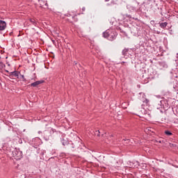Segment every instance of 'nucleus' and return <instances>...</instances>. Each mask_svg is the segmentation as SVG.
<instances>
[{
	"instance_id": "f257e3e1",
	"label": "nucleus",
	"mask_w": 178,
	"mask_h": 178,
	"mask_svg": "<svg viewBox=\"0 0 178 178\" xmlns=\"http://www.w3.org/2000/svg\"><path fill=\"white\" fill-rule=\"evenodd\" d=\"M103 37H104V38H107L109 41H113V40L116 38V33L111 32L110 30H107L103 33Z\"/></svg>"
},
{
	"instance_id": "f03ea898",
	"label": "nucleus",
	"mask_w": 178,
	"mask_h": 178,
	"mask_svg": "<svg viewBox=\"0 0 178 178\" xmlns=\"http://www.w3.org/2000/svg\"><path fill=\"white\" fill-rule=\"evenodd\" d=\"M12 156L15 158V159L19 161L23 158V152L20 151V149L15 148L12 152Z\"/></svg>"
},
{
	"instance_id": "7ed1b4c3",
	"label": "nucleus",
	"mask_w": 178,
	"mask_h": 178,
	"mask_svg": "<svg viewBox=\"0 0 178 178\" xmlns=\"http://www.w3.org/2000/svg\"><path fill=\"white\" fill-rule=\"evenodd\" d=\"M54 133H55V129H52V128H49L47 131H44V136H46L44 137L46 140H49V137H51V134H54Z\"/></svg>"
},
{
	"instance_id": "20e7f679",
	"label": "nucleus",
	"mask_w": 178,
	"mask_h": 178,
	"mask_svg": "<svg viewBox=\"0 0 178 178\" xmlns=\"http://www.w3.org/2000/svg\"><path fill=\"white\" fill-rule=\"evenodd\" d=\"M139 94H140V97H142V98H140V99L143 104H148V102H149L148 99L145 98V94H144L143 92H140Z\"/></svg>"
},
{
	"instance_id": "39448f33",
	"label": "nucleus",
	"mask_w": 178,
	"mask_h": 178,
	"mask_svg": "<svg viewBox=\"0 0 178 178\" xmlns=\"http://www.w3.org/2000/svg\"><path fill=\"white\" fill-rule=\"evenodd\" d=\"M6 29V22L5 21H0V31H3Z\"/></svg>"
},
{
	"instance_id": "423d86ee",
	"label": "nucleus",
	"mask_w": 178,
	"mask_h": 178,
	"mask_svg": "<svg viewBox=\"0 0 178 178\" xmlns=\"http://www.w3.org/2000/svg\"><path fill=\"white\" fill-rule=\"evenodd\" d=\"M163 104H165V100L162 99L161 100L159 101V103L157 106V109H159L161 112H162V108H163Z\"/></svg>"
},
{
	"instance_id": "0eeeda50",
	"label": "nucleus",
	"mask_w": 178,
	"mask_h": 178,
	"mask_svg": "<svg viewBox=\"0 0 178 178\" xmlns=\"http://www.w3.org/2000/svg\"><path fill=\"white\" fill-rule=\"evenodd\" d=\"M42 83H44V81H37L31 83V87H38V86H40V84H42Z\"/></svg>"
},
{
	"instance_id": "6e6552de",
	"label": "nucleus",
	"mask_w": 178,
	"mask_h": 178,
	"mask_svg": "<svg viewBox=\"0 0 178 178\" xmlns=\"http://www.w3.org/2000/svg\"><path fill=\"white\" fill-rule=\"evenodd\" d=\"M33 143H35V147H38V145H41V139H40L39 138H36L33 140Z\"/></svg>"
},
{
	"instance_id": "1a4fd4ad",
	"label": "nucleus",
	"mask_w": 178,
	"mask_h": 178,
	"mask_svg": "<svg viewBox=\"0 0 178 178\" xmlns=\"http://www.w3.org/2000/svg\"><path fill=\"white\" fill-rule=\"evenodd\" d=\"M127 9L129 11V12H136V8L130 4H128L127 6Z\"/></svg>"
},
{
	"instance_id": "9d476101",
	"label": "nucleus",
	"mask_w": 178,
	"mask_h": 178,
	"mask_svg": "<svg viewBox=\"0 0 178 178\" xmlns=\"http://www.w3.org/2000/svg\"><path fill=\"white\" fill-rule=\"evenodd\" d=\"M160 66L163 69H168V64L165 61H162L159 63Z\"/></svg>"
},
{
	"instance_id": "9b49d317",
	"label": "nucleus",
	"mask_w": 178,
	"mask_h": 178,
	"mask_svg": "<svg viewBox=\"0 0 178 178\" xmlns=\"http://www.w3.org/2000/svg\"><path fill=\"white\" fill-rule=\"evenodd\" d=\"M10 73L12 76H14L15 77H17V79L19 78V74H20V72L17 71H13Z\"/></svg>"
},
{
	"instance_id": "f8f14e48",
	"label": "nucleus",
	"mask_w": 178,
	"mask_h": 178,
	"mask_svg": "<svg viewBox=\"0 0 178 178\" xmlns=\"http://www.w3.org/2000/svg\"><path fill=\"white\" fill-rule=\"evenodd\" d=\"M164 134H165V136H173V134L169 130H165L164 131Z\"/></svg>"
},
{
	"instance_id": "ddd939ff",
	"label": "nucleus",
	"mask_w": 178,
	"mask_h": 178,
	"mask_svg": "<svg viewBox=\"0 0 178 178\" xmlns=\"http://www.w3.org/2000/svg\"><path fill=\"white\" fill-rule=\"evenodd\" d=\"M166 26H168V22L160 23V27H161V29H165Z\"/></svg>"
},
{
	"instance_id": "4468645a",
	"label": "nucleus",
	"mask_w": 178,
	"mask_h": 178,
	"mask_svg": "<svg viewBox=\"0 0 178 178\" xmlns=\"http://www.w3.org/2000/svg\"><path fill=\"white\" fill-rule=\"evenodd\" d=\"M30 22L31 23H32V24H33V26H37V22L35 21V19L33 18L30 19Z\"/></svg>"
},
{
	"instance_id": "2eb2a0df",
	"label": "nucleus",
	"mask_w": 178,
	"mask_h": 178,
	"mask_svg": "<svg viewBox=\"0 0 178 178\" xmlns=\"http://www.w3.org/2000/svg\"><path fill=\"white\" fill-rule=\"evenodd\" d=\"M61 143L63 145H66L67 144V140H65V139H61Z\"/></svg>"
},
{
	"instance_id": "dca6fc26",
	"label": "nucleus",
	"mask_w": 178,
	"mask_h": 178,
	"mask_svg": "<svg viewBox=\"0 0 178 178\" xmlns=\"http://www.w3.org/2000/svg\"><path fill=\"white\" fill-rule=\"evenodd\" d=\"M111 5H116V3L115 2V1H112L111 3L106 4L107 6H111Z\"/></svg>"
},
{
	"instance_id": "f3484780",
	"label": "nucleus",
	"mask_w": 178,
	"mask_h": 178,
	"mask_svg": "<svg viewBox=\"0 0 178 178\" xmlns=\"http://www.w3.org/2000/svg\"><path fill=\"white\" fill-rule=\"evenodd\" d=\"M145 133H148V131H152V129L151 128H146L145 129Z\"/></svg>"
},
{
	"instance_id": "a211bd4d",
	"label": "nucleus",
	"mask_w": 178,
	"mask_h": 178,
	"mask_svg": "<svg viewBox=\"0 0 178 178\" xmlns=\"http://www.w3.org/2000/svg\"><path fill=\"white\" fill-rule=\"evenodd\" d=\"M21 77H22L23 81H26V79L24 78V75H21Z\"/></svg>"
},
{
	"instance_id": "6ab92c4d",
	"label": "nucleus",
	"mask_w": 178,
	"mask_h": 178,
	"mask_svg": "<svg viewBox=\"0 0 178 178\" xmlns=\"http://www.w3.org/2000/svg\"><path fill=\"white\" fill-rule=\"evenodd\" d=\"M127 53V51L126 50L122 51V55H126Z\"/></svg>"
},
{
	"instance_id": "aec40b11",
	"label": "nucleus",
	"mask_w": 178,
	"mask_h": 178,
	"mask_svg": "<svg viewBox=\"0 0 178 178\" xmlns=\"http://www.w3.org/2000/svg\"><path fill=\"white\" fill-rule=\"evenodd\" d=\"M97 133H98L97 136L99 137V133H100L99 131H97Z\"/></svg>"
},
{
	"instance_id": "412c9836",
	"label": "nucleus",
	"mask_w": 178,
	"mask_h": 178,
	"mask_svg": "<svg viewBox=\"0 0 178 178\" xmlns=\"http://www.w3.org/2000/svg\"><path fill=\"white\" fill-rule=\"evenodd\" d=\"M82 10H83V11L86 10V8L83 7V8H82Z\"/></svg>"
},
{
	"instance_id": "4be33fe9",
	"label": "nucleus",
	"mask_w": 178,
	"mask_h": 178,
	"mask_svg": "<svg viewBox=\"0 0 178 178\" xmlns=\"http://www.w3.org/2000/svg\"><path fill=\"white\" fill-rule=\"evenodd\" d=\"M110 0H105V2H109Z\"/></svg>"
},
{
	"instance_id": "5701e85b",
	"label": "nucleus",
	"mask_w": 178,
	"mask_h": 178,
	"mask_svg": "<svg viewBox=\"0 0 178 178\" xmlns=\"http://www.w3.org/2000/svg\"><path fill=\"white\" fill-rule=\"evenodd\" d=\"M157 34H161V32L160 31H157Z\"/></svg>"
},
{
	"instance_id": "b1692460",
	"label": "nucleus",
	"mask_w": 178,
	"mask_h": 178,
	"mask_svg": "<svg viewBox=\"0 0 178 178\" xmlns=\"http://www.w3.org/2000/svg\"><path fill=\"white\" fill-rule=\"evenodd\" d=\"M128 17H130V15H129Z\"/></svg>"
},
{
	"instance_id": "393cba45",
	"label": "nucleus",
	"mask_w": 178,
	"mask_h": 178,
	"mask_svg": "<svg viewBox=\"0 0 178 178\" xmlns=\"http://www.w3.org/2000/svg\"><path fill=\"white\" fill-rule=\"evenodd\" d=\"M152 22H154V21H151V23H152Z\"/></svg>"
},
{
	"instance_id": "a878e982",
	"label": "nucleus",
	"mask_w": 178,
	"mask_h": 178,
	"mask_svg": "<svg viewBox=\"0 0 178 178\" xmlns=\"http://www.w3.org/2000/svg\"><path fill=\"white\" fill-rule=\"evenodd\" d=\"M159 143H162V142L160 140Z\"/></svg>"
}]
</instances>
